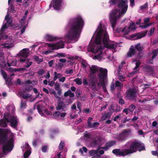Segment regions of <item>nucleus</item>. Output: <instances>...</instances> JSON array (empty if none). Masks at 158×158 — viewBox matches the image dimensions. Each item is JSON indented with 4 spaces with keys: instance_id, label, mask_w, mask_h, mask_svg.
<instances>
[{
    "instance_id": "f257e3e1",
    "label": "nucleus",
    "mask_w": 158,
    "mask_h": 158,
    "mask_svg": "<svg viewBox=\"0 0 158 158\" xmlns=\"http://www.w3.org/2000/svg\"><path fill=\"white\" fill-rule=\"evenodd\" d=\"M106 27V23L104 21L100 22L87 48L88 51L94 54L98 53L94 56L93 59L99 61L106 57V48L112 49L113 52H116L117 44L114 41L109 40Z\"/></svg>"
},
{
    "instance_id": "f03ea898",
    "label": "nucleus",
    "mask_w": 158,
    "mask_h": 158,
    "mask_svg": "<svg viewBox=\"0 0 158 158\" xmlns=\"http://www.w3.org/2000/svg\"><path fill=\"white\" fill-rule=\"evenodd\" d=\"M12 20V18L7 14L5 18L6 22L2 26L0 30V67L11 72L21 71L26 70V68L13 69L10 67L11 66L16 65L17 60L14 59L11 62L10 60L7 61L6 62L4 58V53L1 49V48L9 49L12 48L14 45V42L16 41L15 39L11 36L3 33L4 31H6L10 27Z\"/></svg>"
},
{
    "instance_id": "7ed1b4c3",
    "label": "nucleus",
    "mask_w": 158,
    "mask_h": 158,
    "mask_svg": "<svg viewBox=\"0 0 158 158\" xmlns=\"http://www.w3.org/2000/svg\"><path fill=\"white\" fill-rule=\"evenodd\" d=\"M84 24L83 20L80 15H77L71 20L66 27L68 32L65 38L73 42L77 41Z\"/></svg>"
},
{
    "instance_id": "20e7f679",
    "label": "nucleus",
    "mask_w": 158,
    "mask_h": 158,
    "mask_svg": "<svg viewBox=\"0 0 158 158\" xmlns=\"http://www.w3.org/2000/svg\"><path fill=\"white\" fill-rule=\"evenodd\" d=\"M127 0H121L118 3L117 8L112 9L109 14V19L113 31L117 20L123 16L127 10Z\"/></svg>"
},
{
    "instance_id": "39448f33",
    "label": "nucleus",
    "mask_w": 158,
    "mask_h": 158,
    "mask_svg": "<svg viewBox=\"0 0 158 158\" xmlns=\"http://www.w3.org/2000/svg\"><path fill=\"white\" fill-rule=\"evenodd\" d=\"M15 111V108L14 105L9 106L6 108L3 118L0 120V126L6 127L9 122L12 127H15L17 126L19 121L14 113Z\"/></svg>"
},
{
    "instance_id": "423d86ee",
    "label": "nucleus",
    "mask_w": 158,
    "mask_h": 158,
    "mask_svg": "<svg viewBox=\"0 0 158 158\" xmlns=\"http://www.w3.org/2000/svg\"><path fill=\"white\" fill-rule=\"evenodd\" d=\"M5 129H0V143L3 144V153L0 152V158L3 156V154L6 155L12 150L13 147V139L12 137L7 139V132Z\"/></svg>"
},
{
    "instance_id": "0eeeda50",
    "label": "nucleus",
    "mask_w": 158,
    "mask_h": 158,
    "mask_svg": "<svg viewBox=\"0 0 158 158\" xmlns=\"http://www.w3.org/2000/svg\"><path fill=\"white\" fill-rule=\"evenodd\" d=\"M130 143H127L124 145V148L120 151L119 149H114L112 151V152L116 156H125L126 155L132 154L138 150L139 151L143 150L145 149V147L143 144L140 143L138 142H134L130 145L129 148H128Z\"/></svg>"
},
{
    "instance_id": "6e6552de",
    "label": "nucleus",
    "mask_w": 158,
    "mask_h": 158,
    "mask_svg": "<svg viewBox=\"0 0 158 158\" xmlns=\"http://www.w3.org/2000/svg\"><path fill=\"white\" fill-rule=\"evenodd\" d=\"M100 73L98 75V80H91L89 86L94 91H98L101 86L105 92H107L105 86V82L107 78V70L106 69H100Z\"/></svg>"
},
{
    "instance_id": "1a4fd4ad",
    "label": "nucleus",
    "mask_w": 158,
    "mask_h": 158,
    "mask_svg": "<svg viewBox=\"0 0 158 158\" xmlns=\"http://www.w3.org/2000/svg\"><path fill=\"white\" fill-rule=\"evenodd\" d=\"M44 44L45 46L47 47L48 49V50L42 52V54L45 55H48L52 52L54 50L64 48V44L61 41L50 44L46 43H44Z\"/></svg>"
},
{
    "instance_id": "9d476101",
    "label": "nucleus",
    "mask_w": 158,
    "mask_h": 158,
    "mask_svg": "<svg viewBox=\"0 0 158 158\" xmlns=\"http://www.w3.org/2000/svg\"><path fill=\"white\" fill-rule=\"evenodd\" d=\"M43 102L41 101L38 102L35 105V107H37L38 111L41 116H45V115H51L52 113L50 111H48L47 109L42 106Z\"/></svg>"
},
{
    "instance_id": "9b49d317",
    "label": "nucleus",
    "mask_w": 158,
    "mask_h": 158,
    "mask_svg": "<svg viewBox=\"0 0 158 158\" xmlns=\"http://www.w3.org/2000/svg\"><path fill=\"white\" fill-rule=\"evenodd\" d=\"M26 16H24L20 21V24L19 27H23L21 30V32L17 31L15 33V38H20L21 35L24 32L25 29L27 27V23L25 21V19Z\"/></svg>"
},
{
    "instance_id": "f8f14e48",
    "label": "nucleus",
    "mask_w": 158,
    "mask_h": 158,
    "mask_svg": "<svg viewBox=\"0 0 158 158\" xmlns=\"http://www.w3.org/2000/svg\"><path fill=\"white\" fill-rule=\"evenodd\" d=\"M63 0H52L49 6V8L51 9L53 7L55 10H59L62 8V3Z\"/></svg>"
},
{
    "instance_id": "ddd939ff",
    "label": "nucleus",
    "mask_w": 158,
    "mask_h": 158,
    "mask_svg": "<svg viewBox=\"0 0 158 158\" xmlns=\"http://www.w3.org/2000/svg\"><path fill=\"white\" fill-rule=\"evenodd\" d=\"M90 70V77H92L93 76V75L95 73H96L97 72V71L98 70L99 71V73L98 74V75L100 74V69H102L101 68H98V67L97 66L93 65H92L91 67L89 66V68ZM98 79H95L94 77H92V79H91L90 81H91V80H93V79H94V80H98V76L97 77ZM91 81H90V82Z\"/></svg>"
},
{
    "instance_id": "4468645a",
    "label": "nucleus",
    "mask_w": 158,
    "mask_h": 158,
    "mask_svg": "<svg viewBox=\"0 0 158 158\" xmlns=\"http://www.w3.org/2000/svg\"><path fill=\"white\" fill-rule=\"evenodd\" d=\"M22 148L23 152H25L24 153V158H28L31 153V148L28 143H26Z\"/></svg>"
},
{
    "instance_id": "2eb2a0df",
    "label": "nucleus",
    "mask_w": 158,
    "mask_h": 158,
    "mask_svg": "<svg viewBox=\"0 0 158 158\" xmlns=\"http://www.w3.org/2000/svg\"><path fill=\"white\" fill-rule=\"evenodd\" d=\"M116 32L118 33H121L123 35V36L126 37L127 35L130 32V28L127 27L123 28H118L116 31Z\"/></svg>"
},
{
    "instance_id": "dca6fc26",
    "label": "nucleus",
    "mask_w": 158,
    "mask_h": 158,
    "mask_svg": "<svg viewBox=\"0 0 158 158\" xmlns=\"http://www.w3.org/2000/svg\"><path fill=\"white\" fill-rule=\"evenodd\" d=\"M129 134L128 131L125 130L122 133L120 134L116 138L119 141H124L126 140Z\"/></svg>"
},
{
    "instance_id": "f3484780",
    "label": "nucleus",
    "mask_w": 158,
    "mask_h": 158,
    "mask_svg": "<svg viewBox=\"0 0 158 158\" xmlns=\"http://www.w3.org/2000/svg\"><path fill=\"white\" fill-rule=\"evenodd\" d=\"M30 50L28 48H25L21 51L19 53L18 55L19 59H27V57L28 56Z\"/></svg>"
},
{
    "instance_id": "a211bd4d",
    "label": "nucleus",
    "mask_w": 158,
    "mask_h": 158,
    "mask_svg": "<svg viewBox=\"0 0 158 158\" xmlns=\"http://www.w3.org/2000/svg\"><path fill=\"white\" fill-rule=\"evenodd\" d=\"M45 38L49 41H55V43L61 41L64 43V42L61 39H59L54 36L51 35L49 34L46 35L45 36Z\"/></svg>"
},
{
    "instance_id": "6ab92c4d",
    "label": "nucleus",
    "mask_w": 158,
    "mask_h": 158,
    "mask_svg": "<svg viewBox=\"0 0 158 158\" xmlns=\"http://www.w3.org/2000/svg\"><path fill=\"white\" fill-rule=\"evenodd\" d=\"M104 153L103 150H102L101 147H99L97 150H92L90 151L89 154L90 156H94L96 154L102 155Z\"/></svg>"
},
{
    "instance_id": "aec40b11",
    "label": "nucleus",
    "mask_w": 158,
    "mask_h": 158,
    "mask_svg": "<svg viewBox=\"0 0 158 158\" xmlns=\"http://www.w3.org/2000/svg\"><path fill=\"white\" fill-rule=\"evenodd\" d=\"M66 108V105L63 101H59L57 103V105L56 107V109L57 110H62L65 111Z\"/></svg>"
},
{
    "instance_id": "412c9836",
    "label": "nucleus",
    "mask_w": 158,
    "mask_h": 158,
    "mask_svg": "<svg viewBox=\"0 0 158 158\" xmlns=\"http://www.w3.org/2000/svg\"><path fill=\"white\" fill-rule=\"evenodd\" d=\"M92 119V118H88L87 122L88 126L90 128H96L98 126L99 123L97 122L91 123V121Z\"/></svg>"
},
{
    "instance_id": "4be33fe9",
    "label": "nucleus",
    "mask_w": 158,
    "mask_h": 158,
    "mask_svg": "<svg viewBox=\"0 0 158 158\" xmlns=\"http://www.w3.org/2000/svg\"><path fill=\"white\" fill-rule=\"evenodd\" d=\"M136 92V90L135 89H130L126 92L127 96L130 99H132L135 97Z\"/></svg>"
},
{
    "instance_id": "5701e85b",
    "label": "nucleus",
    "mask_w": 158,
    "mask_h": 158,
    "mask_svg": "<svg viewBox=\"0 0 158 158\" xmlns=\"http://www.w3.org/2000/svg\"><path fill=\"white\" fill-rule=\"evenodd\" d=\"M116 144V141H110L106 143L105 146L104 147H101L102 150H108L109 148L114 145Z\"/></svg>"
},
{
    "instance_id": "b1692460",
    "label": "nucleus",
    "mask_w": 158,
    "mask_h": 158,
    "mask_svg": "<svg viewBox=\"0 0 158 158\" xmlns=\"http://www.w3.org/2000/svg\"><path fill=\"white\" fill-rule=\"evenodd\" d=\"M150 20L149 18H145L144 19V21L145 23H142L140 25V27H141L145 28L148 27H149L151 25H152V23L150 24H147L149 22Z\"/></svg>"
},
{
    "instance_id": "393cba45",
    "label": "nucleus",
    "mask_w": 158,
    "mask_h": 158,
    "mask_svg": "<svg viewBox=\"0 0 158 158\" xmlns=\"http://www.w3.org/2000/svg\"><path fill=\"white\" fill-rule=\"evenodd\" d=\"M18 62L22 63H26V67L27 68H29L32 64L31 61H29L27 59H18Z\"/></svg>"
},
{
    "instance_id": "a878e982",
    "label": "nucleus",
    "mask_w": 158,
    "mask_h": 158,
    "mask_svg": "<svg viewBox=\"0 0 158 158\" xmlns=\"http://www.w3.org/2000/svg\"><path fill=\"white\" fill-rule=\"evenodd\" d=\"M146 32L139 33L137 34L132 35L131 36V38H132L134 37H135V39H138L144 37L146 35Z\"/></svg>"
},
{
    "instance_id": "bb28decb",
    "label": "nucleus",
    "mask_w": 158,
    "mask_h": 158,
    "mask_svg": "<svg viewBox=\"0 0 158 158\" xmlns=\"http://www.w3.org/2000/svg\"><path fill=\"white\" fill-rule=\"evenodd\" d=\"M133 63L135 64L136 66L135 67L134 69V71L132 72L131 73L129 74V75H128V77H129L132 76L135 73H136L137 72L138 70H136V69L139 67V66L140 64V62L139 61H133Z\"/></svg>"
},
{
    "instance_id": "cd10ccee",
    "label": "nucleus",
    "mask_w": 158,
    "mask_h": 158,
    "mask_svg": "<svg viewBox=\"0 0 158 158\" xmlns=\"http://www.w3.org/2000/svg\"><path fill=\"white\" fill-rule=\"evenodd\" d=\"M135 53V49L134 47L132 46L129 49V52L127 53V56L129 57H131Z\"/></svg>"
},
{
    "instance_id": "c85d7f7f",
    "label": "nucleus",
    "mask_w": 158,
    "mask_h": 158,
    "mask_svg": "<svg viewBox=\"0 0 158 158\" xmlns=\"http://www.w3.org/2000/svg\"><path fill=\"white\" fill-rule=\"evenodd\" d=\"M81 64L82 67L85 69L86 70L87 69H88L89 68L90 65H89L86 62L83 60H81Z\"/></svg>"
},
{
    "instance_id": "c756f323",
    "label": "nucleus",
    "mask_w": 158,
    "mask_h": 158,
    "mask_svg": "<svg viewBox=\"0 0 158 158\" xmlns=\"http://www.w3.org/2000/svg\"><path fill=\"white\" fill-rule=\"evenodd\" d=\"M152 53L153 55L152 57V59L149 60L148 61V63H152V59L155 57L157 54L158 53V49L153 50L152 52Z\"/></svg>"
},
{
    "instance_id": "7c9ffc66",
    "label": "nucleus",
    "mask_w": 158,
    "mask_h": 158,
    "mask_svg": "<svg viewBox=\"0 0 158 158\" xmlns=\"http://www.w3.org/2000/svg\"><path fill=\"white\" fill-rule=\"evenodd\" d=\"M54 77L53 78V80L54 81H56L57 79H59L63 75L61 73H58L56 72H54Z\"/></svg>"
},
{
    "instance_id": "2f4dec72",
    "label": "nucleus",
    "mask_w": 158,
    "mask_h": 158,
    "mask_svg": "<svg viewBox=\"0 0 158 158\" xmlns=\"http://www.w3.org/2000/svg\"><path fill=\"white\" fill-rule=\"evenodd\" d=\"M75 113V111H72V112L70 113L69 116L70 119H73L78 117V115L77 114H74V113Z\"/></svg>"
},
{
    "instance_id": "473e14b6",
    "label": "nucleus",
    "mask_w": 158,
    "mask_h": 158,
    "mask_svg": "<svg viewBox=\"0 0 158 158\" xmlns=\"http://www.w3.org/2000/svg\"><path fill=\"white\" fill-rule=\"evenodd\" d=\"M21 96L23 98L25 99H27L31 98V95L28 94H22Z\"/></svg>"
},
{
    "instance_id": "72a5a7b5",
    "label": "nucleus",
    "mask_w": 158,
    "mask_h": 158,
    "mask_svg": "<svg viewBox=\"0 0 158 158\" xmlns=\"http://www.w3.org/2000/svg\"><path fill=\"white\" fill-rule=\"evenodd\" d=\"M74 81L76 82V83L78 85H81L82 84V81L81 79L77 78L74 80Z\"/></svg>"
},
{
    "instance_id": "f704fd0d",
    "label": "nucleus",
    "mask_w": 158,
    "mask_h": 158,
    "mask_svg": "<svg viewBox=\"0 0 158 158\" xmlns=\"http://www.w3.org/2000/svg\"><path fill=\"white\" fill-rule=\"evenodd\" d=\"M135 49H136L139 51L142 50L143 49V47L141 46L139 43L135 45Z\"/></svg>"
},
{
    "instance_id": "c9c22d12",
    "label": "nucleus",
    "mask_w": 158,
    "mask_h": 158,
    "mask_svg": "<svg viewBox=\"0 0 158 158\" xmlns=\"http://www.w3.org/2000/svg\"><path fill=\"white\" fill-rule=\"evenodd\" d=\"M26 103L25 101L22 100L21 103V108L22 109H24L26 107Z\"/></svg>"
},
{
    "instance_id": "e433bc0d",
    "label": "nucleus",
    "mask_w": 158,
    "mask_h": 158,
    "mask_svg": "<svg viewBox=\"0 0 158 158\" xmlns=\"http://www.w3.org/2000/svg\"><path fill=\"white\" fill-rule=\"evenodd\" d=\"M87 151V148L84 147H82V148L80 149L79 150V152L82 155H83V152L85 153H86Z\"/></svg>"
},
{
    "instance_id": "4c0bfd02",
    "label": "nucleus",
    "mask_w": 158,
    "mask_h": 158,
    "mask_svg": "<svg viewBox=\"0 0 158 158\" xmlns=\"http://www.w3.org/2000/svg\"><path fill=\"white\" fill-rule=\"evenodd\" d=\"M60 112L59 111H56L53 114V117L55 118H57L58 116H60Z\"/></svg>"
},
{
    "instance_id": "58836bf2",
    "label": "nucleus",
    "mask_w": 158,
    "mask_h": 158,
    "mask_svg": "<svg viewBox=\"0 0 158 158\" xmlns=\"http://www.w3.org/2000/svg\"><path fill=\"white\" fill-rule=\"evenodd\" d=\"M25 91H29L31 90L32 88V86L31 85H27L25 86Z\"/></svg>"
},
{
    "instance_id": "ea45409f",
    "label": "nucleus",
    "mask_w": 158,
    "mask_h": 158,
    "mask_svg": "<svg viewBox=\"0 0 158 158\" xmlns=\"http://www.w3.org/2000/svg\"><path fill=\"white\" fill-rule=\"evenodd\" d=\"M128 27L130 28V29L131 31V30H135L136 28L135 24L134 23H131L129 27Z\"/></svg>"
},
{
    "instance_id": "a19ab883",
    "label": "nucleus",
    "mask_w": 158,
    "mask_h": 158,
    "mask_svg": "<svg viewBox=\"0 0 158 158\" xmlns=\"http://www.w3.org/2000/svg\"><path fill=\"white\" fill-rule=\"evenodd\" d=\"M1 73L2 75L3 78L5 79H6L7 78V74L4 71L1 70Z\"/></svg>"
},
{
    "instance_id": "79ce46f5",
    "label": "nucleus",
    "mask_w": 158,
    "mask_h": 158,
    "mask_svg": "<svg viewBox=\"0 0 158 158\" xmlns=\"http://www.w3.org/2000/svg\"><path fill=\"white\" fill-rule=\"evenodd\" d=\"M123 86V84L119 81H117L115 82V86L119 87H122Z\"/></svg>"
},
{
    "instance_id": "37998d69",
    "label": "nucleus",
    "mask_w": 158,
    "mask_h": 158,
    "mask_svg": "<svg viewBox=\"0 0 158 158\" xmlns=\"http://www.w3.org/2000/svg\"><path fill=\"white\" fill-rule=\"evenodd\" d=\"M73 72V70L72 69H68L66 70L65 71V73L67 74H72Z\"/></svg>"
},
{
    "instance_id": "c03bdc74",
    "label": "nucleus",
    "mask_w": 158,
    "mask_h": 158,
    "mask_svg": "<svg viewBox=\"0 0 158 158\" xmlns=\"http://www.w3.org/2000/svg\"><path fill=\"white\" fill-rule=\"evenodd\" d=\"M64 142H61L60 143L59 145V150H62L63 148V147H64Z\"/></svg>"
},
{
    "instance_id": "a18cd8bd",
    "label": "nucleus",
    "mask_w": 158,
    "mask_h": 158,
    "mask_svg": "<svg viewBox=\"0 0 158 158\" xmlns=\"http://www.w3.org/2000/svg\"><path fill=\"white\" fill-rule=\"evenodd\" d=\"M119 0H110L109 2L110 4L111 5H113L115 4Z\"/></svg>"
},
{
    "instance_id": "49530a36",
    "label": "nucleus",
    "mask_w": 158,
    "mask_h": 158,
    "mask_svg": "<svg viewBox=\"0 0 158 158\" xmlns=\"http://www.w3.org/2000/svg\"><path fill=\"white\" fill-rule=\"evenodd\" d=\"M54 86L55 89L56 90H59V89H60V86L58 83H56L55 84Z\"/></svg>"
},
{
    "instance_id": "de8ad7c7",
    "label": "nucleus",
    "mask_w": 158,
    "mask_h": 158,
    "mask_svg": "<svg viewBox=\"0 0 158 158\" xmlns=\"http://www.w3.org/2000/svg\"><path fill=\"white\" fill-rule=\"evenodd\" d=\"M115 107V106L114 105H111L110 107L109 108V110L110 112H111V113H113L114 112V111H115V110H114V108Z\"/></svg>"
},
{
    "instance_id": "09e8293b",
    "label": "nucleus",
    "mask_w": 158,
    "mask_h": 158,
    "mask_svg": "<svg viewBox=\"0 0 158 158\" xmlns=\"http://www.w3.org/2000/svg\"><path fill=\"white\" fill-rule=\"evenodd\" d=\"M99 142V140H94L92 142V145L93 146H94L97 145V144H99L98 142Z\"/></svg>"
},
{
    "instance_id": "8fccbe9b",
    "label": "nucleus",
    "mask_w": 158,
    "mask_h": 158,
    "mask_svg": "<svg viewBox=\"0 0 158 158\" xmlns=\"http://www.w3.org/2000/svg\"><path fill=\"white\" fill-rule=\"evenodd\" d=\"M135 106L134 105H131L129 107V110L130 111L132 112L134 110Z\"/></svg>"
},
{
    "instance_id": "3c124183",
    "label": "nucleus",
    "mask_w": 158,
    "mask_h": 158,
    "mask_svg": "<svg viewBox=\"0 0 158 158\" xmlns=\"http://www.w3.org/2000/svg\"><path fill=\"white\" fill-rule=\"evenodd\" d=\"M65 56V54L63 53H57V56L59 57H64Z\"/></svg>"
},
{
    "instance_id": "603ef678",
    "label": "nucleus",
    "mask_w": 158,
    "mask_h": 158,
    "mask_svg": "<svg viewBox=\"0 0 158 158\" xmlns=\"http://www.w3.org/2000/svg\"><path fill=\"white\" fill-rule=\"evenodd\" d=\"M8 9L9 10H10L11 12H13V13L14 12L15 10L14 9V7H13V6H12V4H11L10 5V6H9V7L8 8Z\"/></svg>"
},
{
    "instance_id": "864d4df0",
    "label": "nucleus",
    "mask_w": 158,
    "mask_h": 158,
    "mask_svg": "<svg viewBox=\"0 0 158 158\" xmlns=\"http://www.w3.org/2000/svg\"><path fill=\"white\" fill-rule=\"evenodd\" d=\"M59 81L62 82H63L65 80V77H61L59 79Z\"/></svg>"
},
{
    "instance_id": "5fc2aeb1",
    "label": "nucleus",
    "mask_w": 158,
    "mask_h": 158,
    "mask_svg": "<svg viewBox=\"0 0 158 158\" xmlns=\"http://www.w3.org/2000/svg\"><path fill=\"white\" fill-rule=\"evenodd\" d=\"M122 108H120L119 106H116V108L115 110V111L118 112L122 110Z\"/></svg>"
},
{
    "instance_id": "6e6d98bb",
    "label": "nucleus",
    "mask_w": 158,
    "mask_h": 158,
    "mask_svg": "<svg viewBox=\"0 0 158 158\" xmlns=\"http://www.w3.org/2000/svg\"><path fill=\"white\" fill-rule=\"evenodd\" d=\"M44 71L43 69L40 70H39L38 72V74L40 75H42L44 74Z\"/></svg>"
},
{
    "instance_id": "4d7b16f0",
    "label": "nucleus",
    "mask_w": 158,
    "mask_h": 158,
    "mask_svg": "<svg viewBox=\"0 0 158 158\" xmlns=\"http://www.w3.org/2000/svg\"><path fill=\"white\" fill-rule=\"evenodd\" d=\"M67 114V113L65 112H63L62 113H60V116L61 118H64L65 116Z\"/></svg>"
},
{
    "instance_id": "13d9d810",
    "label": "nucleus",
    "mask_w": 158,
    "mask_h": 158,
    "mask_svg": "<svg viewBox=\"0 0 158 158\" xmlns=\"http://www.w3.org/2000/svg\"><path fill=\"white\" fill-rule=\"evenodd\" d=\"M147 6H148V4H147V3H146L145 4L143 5L142 6H141L140 7V8L141 9H145V8H146L147 7Z\"/></svg>"
},
{
    "instance_id": "bf43d9fd",
    "label": "nucleus",
    "mask_w": 158,
    "mask_h": 158,
    "mask_svg": "<svg viewBox=\"0 0 158 158\" xmlns=\"http://www.w3.org/2000/svg\"><path fill=\"white\" fill-rule=\"evenodd\" d=\"M54 84L55 82L54 81H52L48 82V85L50 86L51 87L52 86L54 85Z\"/></svg>"
},
{
    "instance_id": "052dcab7",
    "label": "nucleus",
    "mask_w": 158,
    "mask_h": 158,
    "mask_svg": "<svg viewBox=\"0 0 158 158\" xmlns=\"http://www.w3.org/2000/svg\"><path fill=\"white\" fill-rule=\"evenodd\" d=\"M44 77L47 79H49L50 77V74L49 71H48L47 74L44 76Z\"/></svg>"
},
{
    "instance_id": "680f3d73",
    "label": "nucleus",
    "mask_w": 158,
    "mask_h": 158,
    "mask_svg": "<svg viewBox=\"0 0 158 158\" xmlns=\"http://www.w3.org/2000/svg\"><path fill=\"white\" fill-rule=\"evenodd\" d=\"M125 64V61H123L121 64L119 65L118 69L119 70H120L123 67V65Z\"/></svg>"
},
{
    "instance_id": "e2e57ef3",
    "label": "nucleus",
    "mask_w": 158,
    "mask_h": 158,
    "mask_svg": "<svg viewBox=\"0 0 158 158\" xmlns=\"http://www.w3.org/2000/svg\"><path fill=\"white\" fill-rule=\"evenodd\" d=\"M76 105L75 104H73L71 106V109L73 111L74 110H76Z\"/></svg>"
},
{
    "instance_id": "0e129e2a",
    "label": "nucleus",
    "mask_w": 158,
    "mask_h": 158,
    "mask_svg": "<svg viewBox=\"0 0 158 158\" xmlns=\"http://www.w3.org/2000/svg\"><path fill=\"white\" fill-rule=\"evenodd\" d=\"M118 78L120 80L123 81L124 80V78L122 75H119L118 77Z\"/></svg>"
},
{
    "instance_id": "69168bd1",
    "label": "nucleus",
    "mask_w": 158,
    "mask_h": 158,
    "mask_svg": "<svg viewBox=\"0 0 158 158\" xmlns=\"http://www.w3.org/2000/svg\"><path fill=\"white\" fill-rule=\"evenodd\" d=\"M69 95L70 97L73 98L74 96V93L72 92L70 90H69Z\"/></svg>"
},
{
    "instance_id": "338daca9",
    "label": "nucleus",
    "mask_w": 158,
    "mask_h": 158,
    "mask_svg": "<svg viewBox=\"0 0 158 158\" xmlns=\"http://www.w3.org/2000/svg\"><path fill=\"white\" fill-rule=\"evenodd\" d=\"M47 148L46 146H43L42 148V150L43 152H45L47 150Z\"/></svg>"
},
{
    "instance_id": "774afa93",
    "label": "nucleus",
    "mask_w": 158,
    "mask_h": 158,
    "mask_svg": "<svg viewBox=\"0 0 158 158\" xmlns=\"http://www.w3.org/2000/svg\"><path fill=\"white\" fill-rule=\"evenodd\" d=\"M100 156L98 154H96L93 156L92 158H100Z\"/></svg>"
}]
</instances>
